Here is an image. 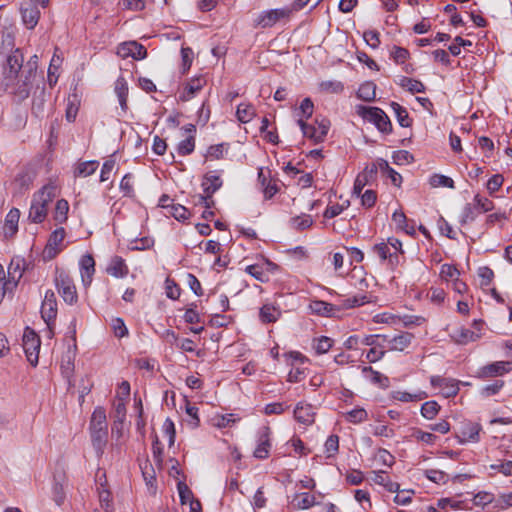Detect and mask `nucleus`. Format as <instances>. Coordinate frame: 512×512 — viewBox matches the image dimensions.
Instances as JSON below:
<instances>
[{"label": "nucleus", "instance_id": "1", "mask_svg": "<svg viewBox=\"0 0 512 512\" xmlns=\"http://www.w3.org/2000/svg\"><path fill=\"white\" fill-rule=\"evenodd\" d=\"M371 301L372 297L370 295L358 293L352 296H347L345 299L340 300L335 304L315 300L309 304V309L314 314L330 317L337 316V312L340 310L360 307L364 304L370 303Z\"/></svg>", "mask_w": 512, "mask_h": 512}, {"label": "nucleus", "instance_id": "2", "mask_svg": "<svg viewBox=\"0 0 512 512\" xmlns=\"http://www.w3.org/2000/svg\"><path fill=\"white\" fill-rule=\"evenodd\" d=\"M57 195V186L49 183L37 191L32 198L28 219L32 223H42L48 214L49 204Z\"/></svg>", "mask_w": 512, "mask_h": 512}, {"label": "nucleus", "instance_id": "3", "mask_svg": "<svg viewBox=\"0 0 512 512\" xmlns=\"http://www.w3.org/2000/svg\"><path fill=\"white\" fill-rule=\"evenodd\" d=\"M38 82L43 84V81L38 79V77L22 71L20 76L10 81V86L5 87V90L12 94L17 101L21 102L29 97L31 90L37 87Z\"/></svg>", "mask_w": 512, "mask_h": 512}, {"label": "nucleus", "instance_id": "4", "mask_svg": "<svg viewBox=\"0 0 512 512\" xmlns=\"http://www.w3.org/2000/svg\"><path fill=\"white\" fill-rule=\"evenodd\" d=\"M24 56L19 48H16L7 55L6 60L2 67V85L4 87L10 86V81L18 77L20 70L24 69Z\"/></svg>", "mask_w": 512, "mask_h": 512}, {"label": "nucleus", "instance_id": "5", "mask_svg": "<svg viewBox=\"0 0 512 512\" xmlns=\"http://www.w3.org/2000/svg\"><path fill=\"white\" fill-rule=\"evenodd\" d=\"M358 114L365 120L373 123L377 129L385 134L392 132V124L386 113L378 107L358 106Z\"/></svg>", "mask_w": 512, "mask_h": 512}, {"label": "nucleus", "instance_id": "6", "mask_svg": "<svg viewBox=\"0 0 512 512\" xmlns=\"http://www.w3.org/2000/svg\"><path fill=\"white\" fill-rule=\"evenodd\" d=\"M298 125L301 128L303 135L315 143L322 142L330 128V121L326 118H316L315 125L308 124L304 119L298 118Z\"/></svg>", "mask_w": 512, "mask_h": 512}, {"label": "nucleus", "instance_id": "7", "mask_svg": "<svg viewBox=\"0 0 512 512\" xmlns=\"http://www.w3.org/2000/svg\"><path fill=\"white\" fill-rule=\"evenodd\" d=\"M57 295L47 290L41 305V317L47 325L48 336H53V327L58 313Z\"/></svg>", "mask_w": 512, "mask_h": 512}, {"label": "nucleus", "instance_id": "8", "mask_svg": "<svg viewBox=\"0 0 512 512\" xmlns=\"http://www.w3.org/2000/svg\"><path fill=\"white\" fill-rule=\"evenodd\" d=\"M40 346V337L32 328L26 327L23 334V349L32 366L38 364Z\"/></svg>", "mask_w": 512, "mask_h": 512}, {"label": "nucleus", "instance_id": "9", "mask_svg": "<svg viewBox=\"0 0 512 512\" xmlns=\"http://www.w3.org/2000/svg\"><path fill=\"white\" fill-rule=\"evenodd\" d=\"M430 383L432 387L439 389L440 393L445 398H451L458 394L461 381L442 376H432L430 378Z\"/></svg>", "mask_w": 512, "mask_h": 512}, {"label": "nucleus", "instance_id": "10", "mask_svg": "<svg viewBox=\"0 0 512 512\" xmlns=\"http://www.w3.org/2000/svg\"><path fill=\"white\" fill-rule=\"evenodd\" d=\"M204 195L200 196V200L205 204L206 208H209V198L220 189L222 186V179L215 172H208L204 175L201 184Z\"/></svg>", "mask_w": 512, "mask_h": 512}, {"label": "nucleus", "instance_id": "11", "mask_svg": "<svg viewBox=\"0 0 512 512\" xmlns=\"http://www.w3.org/2000/svg\"><path fill=\"white\" fill-rule=\"evenodd\" d=\"M483 324L484 323L482 320H474V330H470L464 327L459 328L453 335L455 341L459 344H467L469 342L478 340L481 336Z\"/></svg>", "mask_w": 512, "mask_h": 512}, {"label": "nucleus", "instance_id": "12", "mask_svg": "<svg viewBox=\"0 0 512 512\" xmlns=\"http://www.w3.org/2000/svg\"><path fill=\"white\" fill-rule=\"evenodd\" d=\"M65 229L60 227L56 229L49 237L48 243L44 249V257L54 258L61 251V244L65 238Z\"/></svg>", "mask_w": 512, "mask_h": 512}, {"label": "nucleus", "instance_id": "13", "mask_svg": "<svg viewBox=\"0 0 512 512\" xmlns=\"http://www.w3.org/2000/svg\"><path fill=\"white\" fill-rule=\"evenodd\" d=\"M288 9H272L262 12L257 18V25L262 28L274 26L280 19L288 17Z\"/></svg>", "mask_w": 512, "mask_h": 512}, {"label": "nucleus", "instance_id": "14", "mask_svg": "<svg viewBox=\"0 0 512 512\" xmlns=\"http://www.w3.org/2000/svg\"><path fill=\"white\" fill-rule=\"evenodd\" d=\"M25 260L21 257L12 258L7 269L8 284L10 288H16L24 273Z\"/></svg>", "mask_w": 512, "mask_h": 512}, {"label": "nucleus", "instance_id": "15", "mask_svg": "<svg viewBox=\"0 0 512 512\" xmlns=\"http://www.w3.org/2000/svg\"><path fill=\"white\" fill-rule=\"evenodd\" d=\"M294 418L300 424L309 426L314 423L315 411L314 407L304 401L298 402L294 409Z\"/></svg>", "mask_w": 512, "mask_h": 512}, {"label": "nucleus", "instance_id": "16", "mask_svg": "<svg viewBox=\"0 0 512 512\" xmlns=\"http://www.w3.org/2000/svg\"><path fill=\"white\" fill-rule=\"evenodd\" d=\"M382 338L389 345L390 350L404 351L411 344L414 335L409 332H402L392 338L386 335H383Z\"/></svg>", "mask_w": 512, "mask_h": 512}, {"label": "nucleus", "instance_id": "17", "mask_svg": "<svg viewBox=\"0 0 512 512\" xmlns=\"http://www.w3.org/2000/svg\"><path fill=\"white\" fill-rule=\"evenodd\" d=\"M118 53L123 57L130 56L136 60L144 59L147 56L146 48L135 41L126 42L122 44L119 48Z\"/></svg>", "mask_w": 512, "mask_h": 512}, {"label": "nucleus", "instance_id": "18", "mask_svg": "<svg viewBox=\"0 0 512 512\" xmlns=\"http://www.w3.org/2000/svg\"><path fill=\"white\" fill-rule=\"evenodd\" d=\"M512 370V362L510 361H498L488 364L481 368V377H494L508 373Z\"/></svg>", "mask_w": 512, "mask_h": 512}, {"label": "nucleus", "instance_id": "19", "mask_svg": "<svg viewBox=\"0 0 512 512\" xmlns=\"http://www.w3.org/2000/svg\"><path fill=\"white\" fill-rule=\"evenodd\" d=\"M80 274L84 286H89L92 283V277L95 272V261L92 255L86 254L80 260Z\"/></svg>", "mask_w": 512, "mask_h": 512}, {"label": "nucleus", "instance_id": "20", "mask_svg": "<svg viewBox=\"0 0 512 512\" xmlns=\"http://www.w3.org/2000/svg\"><path fill=\"white\" fill-rule=\"evenodd\" d=\"M46 103H47V96H46L44 84L42 85V87H39V85H37L36 90L33 95V99H32V108H31L32 113L36 117H43L44 112H45Z\"/></svg>", "mask_w": 512, "mask_h": 512}, {"label": "nucleus", "instance_id": "21", "mask_svg": "<svg viewBox=\"0 0 512 512\" xmlns=\"http://www.w3.org/2000/svg\"><path fill=\"white\" fill-rule=\"evenodd\" d=\"M270 430L269 428H263L261 434L258 438V445L254 450V456L258 459H266L269 456V451L271 447L270 443Z\"/></svg>", "mask_w": 512, "mask_h": 512}, {"label": "nucleus", "instance_id": "22", "mask_svg": "<svg viewBox=\"0 0 512 512\" xmlns=\"http://www.w3.org/2000/svg\"><path fill=\"white\" fill-rule=\"evenodd\" d=\"M106 272L111 276L122 278L128 274V267L122 257L115 255L111 257Z\"/></svg>", "mask_w": 512, "mask_h": 512}, {"label": "nucleus", "instance_id": "23", "mask_svg": "<svg viewBox=\"0 0 512 512\" xmlns=\"http://www.w3.org/2000/svg\"><path fill=\"white\" fill-rule=\"evenodd\" d=\"M112 448L119 450L126 442L125 422L114 421L111 428Z\"/></svg>", "mask_w": 512, "mask_h": 512}, {"label": "nucleus", "instance_id": "24", "mask_svg": "<svg viewBox=\"0 0 512 512\" xmlns=\"http://www.w3.org/2000/svg\"><path fill=\"white\" fill-rule=\"evenodd\" d=\"M22 20L28 29H33L40 18V11L34 4L30 3L26 7H21Z\"/></svg>", "mask_w": 512, "mask_h": 512}, {"label": "nucleus", "instance_id": "25", "mask_svg": "<svg viewBox=\"0 0 512 512\" xmlns=\"http://www.w3.org/2000/svg\"><path fill=\"white\" fill-rule=\"evenodd\" d=\"M372 475V481L375 484L383 486L388 492H399L400 485L396 482H393L385 471H373Z\"/></svg>", "mask_w": 512, "mask_h": 512}, {"label": "nucleus", "instance_id": "26", "mask_svg": "<svg viewBox=\"0 0 512 512\" xmlns=\"http://www.w3.org/2000/svg\"><path fill=\"white\" fill-rule=\"evenodd\" d=\"M481 425L475 422H464L461 427L462 442H478Z\"/></svg>", "mask_w": 512, "mask_h": 512}, {"label": "nucleus", "instance_id": "27", "mask_svg": "<svg viewBox=\"0 0 512 512\" xmlns=\"http://www.w3.org/2000/svg\"><path fill=\"white\" fill-rule=\"evenodd\" d=\"M376 176V169L374 167H366L363 172L358 174L355 179L353 194L360 196L363 188L368 182Z\"/></svg>", "mask_w": 512, "mask_h": 512}, {"label": "nucleus", "instance_id": "28", "mask_svg": "<svg viewBox=\"0 0 512 512\" xmlns=\"http://www.w3.org/2000/svg\"><path fill=\"white\" fill-rule=\"evenodd\" d=\"M281 316V309L274 304L266 303L264 304L259 313V317L264 323H273L276 322Z\"/></svg>", "mask_w": 512, "mask_h": 512}, {"label": "nucleus", "instance_id": "29", "mask_svg": "<svg viewBox=\"0 0 512 512\" xmlns=\"http://www.w3.org/2000/svg\"><path fill=\"white\" fill-rule=\"evenodd\" d=\"M459 271L455 266L444 264L441 266L440 270V278L445 282L447 286L454 285L457 286V282L459 281Z\"/></svg>", "mask_w": 512, "mask_h": 512}, {"label": "nucleus", "instance_id": "30", "mask_svg": "<svg viewBox=\"0 0 512 512\" xmlns=\"http://www.w3.org/2000/svg\"><path fill=\"white\" fill-rule=\"evenodd\" d=\"M91 440L94 449L98 456H101L104 452V448L107 443V430H90Z\"/></svg>", "mask_w": 512, "mask_h": 512}, {"label": "nucleus", "instance_id": "31", "mask_svg": "<svg viewBox=\"0 0 512 512\" xmlns=\"http://www.w3.org/2000/svg\"><path fill=\"white\" fill-rule=\"evenodd\" d=\"M205 81L203 78L192 79L184 88L182 95L180 96L182 101H188L194 97V95L200 91Z\"/></svg>", "mask_w": 512, "mask_h": 512}, {"label": "nucleus", "instance_id": "32", "mask_svg": "<svg viewBox=\"0 0 512 512\" xmlns=\"http://www.w3.org/2000/svg\"><path fill=\"white\" fill-rule=\"evenodd\" d=\"M114 90L122 110L125 111L127 109L128 84L123 77L116 80Z\"/></svg>", "mask_w": 512, "mask_h": 512}, {"label": "nucleus", "instance_id": "33", "mask_svg": "<svg viewBox=\"0 0 512 512\" xmlns=\"http://www.w3.org/2000/svg\"><path fill=\"white\" fill-rule=\"evenodd\" d=\"M291 504L296 509H308L315 504V496L305 492L298 493L293 497Z\"/></svg>", "mask_w": 512, "mask_h": 512}, {"label": "nucleus", "instance_id": "34", "mask_svg": "<svg viewBox=\"0 0 512 512\" xmlns=\"http://www.w3.org/2000/svg\"><path fill=\"white\" fill-rule=\"evenodd\" d=\"M357 96L366 102L374 101L376 98V85L371 81L361 84L357 91Z\"/></svg>", "mask_w": 512, "mask_h": 512}, {"label": "nucleus", "instance_id": "35", "mask_svg": "<svg viewBox=\"0 0 512 512\" xmlns=\"http://www.w3.org/2000/svg\"><path fill=\"white\" fill-rule=\"evenodd\" d=\"M426 398H428V394L422 390H418L415 393L397 391L394 394V399L401 402H418Z\"/></svg>", "mask_w": 512, "mask_h": 512}, {"label": "nucleus", "instance_id": "36", "mask_svg": "<svg viewBox=\"0 0 512 512\" xmlns=\"http://www.w3.org/2000/svg\"><path fill=\"white\" fill-rule=\"evenodd\" d=\"M391 108L395 113L396 119L401 127H410L412 119L409 117L407 110L397 102L391 103Z\"/></svg>", "mask_w": 512, "mask_h": 512}, {"label": "nucleus", "instance_id": "37", "mask_svg": "<svg viewBox=\"0 0 512 512\" xmlns=\"http://www.w3.org/2000/svg\"><path fill=\"white\" fill-rule=\"evenodd\" d=\"M399 85L412 94L425 92L424 84L421 81L413 78L403 76L399 80Z\"/></svg>", "mask_w": 512, "mask_h": 512}, {"label": "nucleus", "instance_id": "38", "mask_svg": "<svg viewBox=\"0 0 512 512\" xmlns=\"http://www.w3.org/2000/svg\"><path fill=\"white\" fill-rule=\"evenodd\" d=\"M255 114L256 112L254 107L247 103L239 104L236 110L237 119L242 123L250 122L254 118Z\"/></svg>", "mask_w": 512, "mask_h": 512}, {"label": "nucleus", "instance_id": "39", "mask_svg": "<svg viewBox=\"0 0 512 512\" xmlns=\"http://www.w3.org/2000/svg\"><path fill=\"white\" fill-rule=\"evenodd\" d=\"M344 418L351 424H360L368 420V413L364 408H354L344 414Z\"/></svg>", "mask_w": 512, "mask_h": 512}, {"label": "nucleus", "instance_id": "40", "mask_svg": "<svg viewBox=\"0 0 512 512\" xmlns=\"http://www.w3.org/2000/svg\"><path fill=\"white\" fill-rule=\"evenodd\" d=\"M107 430L106 414L102 408H96L92 414L90 430Z\"/></svg>", "mask_w": 512, "mask_h": 512}, {"label": "nucleus", "instance_id": "41", "mask_svg": "<svg viewBox=\"0 0 512 512\" xmlns=\"http://www.w3.org/2000/svg\"><path fill=\"white\" fill-rule=\"evenodd\" d=\"M68 211H69L68 201L65 199L58 200L56 202L55 209H54V214H53L54 220L59 224L64 223L67 220Z\"/></svg>", "mask_w": 512, "mask_h": 512}, {"label": "nucleus", "instance_id": "42", "mask_svg": "<svg viewBox=\"0 0 512 512\" xmlns=\"http://www.w3.org/2000/svg\"><path fill=\"white\" fill-rule=\"evenodd\" d=\"M19 217L20 211L17 208L11 209L6 215L5 229L9 231L11 235L17 232Z\"/></svg>", "mask_w": 512, "mask_h": 512}, {"label": "nucleus", "instance_id": "43", "mask_svg": "<svg viewBox=\"0 0 512 512\" xmlns=\"http://www.w3.org/2000/svg\"><path fill=\"white\" fill-rule=\"evenodd\" d=\"M354 498L359 503L363 512H369L372 509L370 493L367 490H363V489L355 490Z\"/></svg>", "mask_w": 512, "mask_h": 512}, {"label": "nucleus", "instance_id": "44", "mask_svg": "<svg viewBox=\"0 0 512 512\" xmlns=\"http://www.w3.org/2000/svg\"><path fill=\"white\" fill-rule=\"evenodd\" d=\"M195 149V137L186 136L185 139L180 141L177 145L176 151L181 156L190 155Z\"/></svg>", "mask_w": 512, "mask_h": 512}, {"label": "nucleus", "instance_id": "45", "mask_svg": "<svg viewBox=\"0 0 512 512\" xmlns=\"http://www.w3.org/2000/svg\"><path fill=\"white\" fill-rule=\"evenodd\" d=\"M246 272L262 283L269 280L268 274L265 272L263 262L247 266Z\"/></svg>", "mask_w": 512, "mask_h": 512}, {"label": "nucleus", "instance_id": "46", "mask_svg": "<svg viewBox=\"0 0 512 512\" xmlns=\"http://www.w3.org/2000/svg\"><path fill=\"white\" fill-rule=\"evenodd\" d=\"M228 149V144L220 143L211 145L204 155L207 160H219L223 158L224 152Z\"/></svg>", "mask_w": 512, "mask_h": 512}, {"label": "nucleus", "instance_id": "47", "mask_svg": "<svg viewBox=\"0 0 512 512\" xmlns=\"http://www.w3.org/2000/svg\"><path fill=\"white\" fill-rule=\"evenodd\" d=\"M290 224L292 228L296 230H305L312 226L313 219L311 215L308 214H302L296 217L291 218Z\"/></svg>", "mask_w": 512, "mask_h": 512}, {"label": "nucleus", "instance_id": "48", "mask_svg": "<svg viewBox=\"0 0 512 512\" xmlns=\"http://www.w3.org/2000/svg\"><path fill=\"white\" fill-rule=\"evenodd\" d=\"M34 179L33 173L29 169H22L15 177V184L23 189L28 188Z\"/></svg>", "mask_w": 512, "mask_h": 512}, {"label": "nucleus", "instance_id": "49", "mask_svg": "<svg viewBox=\"0 0 512 512\" xmlns=\"http://www.w3.org/2000/svg\"><path fill=\"white\" fill-rule=\"evenodd\" d=\"M439 410H440V405L436 401H434V400L427 401L424 404H422V406H421V415L424 418L431 420L436 417Z\"/></svg>", "mask_w": 512, "mask_h": 512}, {"label": "nucleus", "instance_id": "50", "mask_svg": "<svg viewBox=\"0 0 512 512\" xmlns=\"http://www.w3.org/2000/svg\"><path fill=\"white\" fill-rule=\"evenodd\" d=\"M333 345V340L327 336H321L313 340V348L317 354L327 353Z\"/></svg>", "mask_w": 512, "mask_h": 512}, {"label": "nucleus", "instance_id": "51", "mask_svg": "<svg viewBox=\"0 0 512 512\" xmlns=\"http://www.w3.org/2000/svg\"><path fill=\"white\" fill-rule=\"evenodd\" d=\"M473 202L477 212L479 213H486L494 209L493 202L479 194L474 196Z\"/></svg>", "mask_w": 512, "mask_h": 512}, {"label": "nucleus", "instance_id": "52", "mask_svg": "<svg viewBox=\"0 0 512 512\" xmlns=\"http://www.w3.org/2000/svg\"><path fill=\"white\" fill-rule=\"evenodd\" d=\"M98 167V162L87 161L80 163L76 168V175L80 177H88L92 175Z\"/></svg>", "mask_w": 512, "mask_h": 512}, {"label": "nucleus", "instance_id": "53", "mask_svg": "<svg viewBox=\"0 0 512 512\" xmlns=\"http://www.w3.org/2000/svg\"><path fill=\"white\" fill-rule=\"evenodd\" d=\"M392 220L398 228L404 230L407 234H414V227H409L407 224V217L402 211H395L392 215Z\"/></svg>", "mask_w": 512, "mask_h": 512}, {"label": "nucleus", "instance_id": "54", "mask_svg": "<svg viewBox=\"0 0 512 512\" xmlns=\"http://www.w3.org/2000/svg\"><path fill=\"white\" fill-rule=\"evenodd\" d=\"M239 418L234 414L217 415L213 418V423L218 428H226L234 425Z\"/></svg>", "mask_w": 512, "mask_h": 512}, {"label": "nucleus", "instance_id": "55", "mask_svg": "<svg viewBox=\"0 0 512 512\" xmlns=\"http://www.w3.org/2000/svg\"><path fill=\"white\" fill-rule=\"evenodd\" d=\"M424 475L436 484H445L449 478L445 472L436 469H427L424 471Z\"/></svg>", "mask_w": 512, "mask_h": 512}, {"label": "nucleus", "instance_id": "56", "mask_svg": "<svg viewBox=\"0 0 512 512\" xmlns=\"http://www.w3.org/2000/svg\"><path fill=\"white\" fill-rule=\"evenodd\" d=\"M429 183L432 187H455L452 178L440 174H434L431 176Z\"/></svg>", "mask_w": 512, "mask_h": 512}, {"label": "nucleus", "instance_id": "57", "mask_svg": "<svg viewBox=\"0 0 512 512\" xmlns=\"http://www.w3.org/2000/svg\"><path fill=\"white\" fill-rule=\"evenodd\" d=\"M314 111V104L310 98H304L299 106V118L305 121L309 119Z\"/></svg>", "mask_w": 512, "mask_h": 512}, {"label": "nucleus", "instance_id": "58", "mask_svg": "<svg viewBox=\"0 0 512 512\" xmlns=\"http://www.w3.org/2000/svg\"><path fill=\"white\" fill-rule=\"evenodd\" d=\"M375 460L388 467H391L395 462L394 456L386 449H379L375 454Z\"/></svg>", "mask_w": 512, "mask_h": 512}, {"label": "nucleus", "instance_id": "59", "mask_svg": "<svg viewBox=\"0 0 512 512\" xmlns=\"http://www.w3.org/2000/svg\"><path fill=\"white\" fill-rule=\"evenodd\" d=\"M120 189L125 196L133 197L134 196V183L133 176L131 174H126L121 182Z\"/></svg>", "mask_w": 512, "mask_h": 512}, {"label": "nucleus", "instance_id": "60", "mask_svg": "<svg viewBox=\"0 0 512 512\" xmlns=\"http://www.w3.org/2000/svg\"><path fill=\"white\" fill-rule=\"evenodd\" d=\"M324 448L327 457L335 455L339 449V437L337 435H330L324 444Z\"/></svg>", "mask_w": 512, "mask_h": 512}, {"label": "nucleus", "instance_id": "61", "mask_svg": "<svg viewBox=\"0 0 512 512\" xmlns=\"http://www.w3.org/2000/svg\"><path fill=\"white\" fill-rule=\"evenodd\" d=\"M477 274H478V277L480 278L481 286L490 285L494 278L493 270L487 266L479 267Z\"/></svg>", "mask_w": 512, "mask_h": 512}, {"label": "nucleus", "instance_id": "62", "mask_svg": "<svg viewBox=\"0 0 512 512\" xmlns=\"http://www.w3.org/2000/svg\"><path fill=\"white\" fill-rule=\"evenodd\" d=\"M170 213L177 220H186L190 216L189 210L180 204L171 205Z\"/></svg>", "mask_w": 512, "mask_h": 512}, {"label": "nucleus", "instance_id": "63", "mask_svg": "<svg viewBox=\"0 0 512 512\" xmlns=\"http://www.w3.org/2000/svg\"><path fill=\"white\" fill-rule=\"evenodd\" d=\"M111 326L116 337L123 338L128 335V329L122 318L113 319Z\"/></svg>", "mask_w": 512, "mask_h": 512}, {"label": "nucleus", "instance_id": "64", "mask_svg": "<svg viewBox=\"0 0 512 512\" xmlns=\"http://www.w3.org/2000/svg\"><path fill=\"white\" fill-rule=\"evenodd\" d=\"M363 38L372 49H376L380 45V34L376 30L365 31Z\"/></svg>", "mask_w": 512, "mask_h": 512}]
</instances>
